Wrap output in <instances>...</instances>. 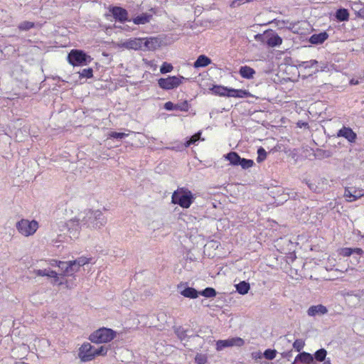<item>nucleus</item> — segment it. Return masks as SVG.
<instances>
[{"instance_id":"nucleus-32","label":"nucleus","mask_w":364,"mask_h":364,"mask_svg":"<svg viewBox=\"0 0 364 364\" xmlns=\"http://www.w3.org/2000/svg\"><path fill=\"white\" fill-rule=\"evenodd\" d=\"M80 267V266H78V264L75 260L69 261L68 275H72L74 272L78 271Z\"/></svg>"},{"instance_id":"nucleus-14","label":"nucleus","mask_w":364,"mask_h":364,"mask_svg":"<svg viewBox=\"0 0 364 364\" xmlns=\"http://www.w3.org/2000/svg\"><path fill=\"white\" fill-rule=\"evenodd\" d=\"M337 136L344 137L350 143L355 142V140L357 139L356 133L354 132L351 128L346 127H343L342 129L338 130V132H337Z\"/></svg>"},{"instance_id":"nucleus-39","label":"nucleus","mask_w":364,"mask_h":364,"mask_svg":"<svg viewBox=\"0 0 364 364\" xmlns=\"http://www.w3.org/2000/svg\"><path fill=\"white\" fill-rule=\"evenodd\" d=\"M127 136V134L122 132H111L108 134V138H113L116 139H122Z\"/></svg>"},{"instance_id":"nucleus-24","label":"nucleus","mask_w":364,"mask_h":364,"mask_svg":"<svg viewBox=\"0 0 364 364\" xmlns=\"http://www.w3.org/2000/svg\"><path fill=\"white\" fill-rule=\"evenodd\" d=\"M34 272L36 273V274L37 276H40V277L46 276L48 277L55 278V281H57L58 279V274L55 271L50 270V269H37V270H35Z\"/></svg>"},{"instance_id":"nucleus-16","label":"nucleus","mask_w":364,"mask_h":364,"mask_svg":"<svg viewBox=\"0 0 364 364\" xmlns=\"http://www.w3.org/2000/svg\"><path fill=\"white\" fill-rule=\"evenodd\" d=\"M327 308L322 304L311 306L307 310V314L309 316H315L316 315H324L327 314Z\"/></svg>"},{"instance_id":"nucleus-57","label":"nucleus","mask_w":364,"mask_h":364,"mask_svg":"<svg viewBox=\"0 0 364 364\" xmlns=\"http://www.w3.org/2000/svg\"><path fill=\"white\" fill-rule=\"evenodd\" d=\"M289 196V198H295L296 196V193H291V196L289 195V193H287Z\"/></svg>"},{"instance_id":"nucleus-58","label":"nucleus","mask_w":364,"mask_h":364,"mask_svg":"<svg viewBox=\"0 0 364 364\" xmlns=\"http://www.w3.org/2000/svg\"><path fill=\"white\" fill-rule=\"evenodd\" d=\"M360 9V7H355L354 5L353 6V9L358 13V10Z\"/></svg>"},{"instance_id":"nucleus-13","label":"nucleus","mask_w":364,"mask_h":364,"mask_svg":"<svg viewBox=\"0 0 364 364\" xmlns=\"http://www.w3.org/2000/svg\"><path fill=\"white\" fill-rule=\"evenodd\" d=\"M143 50H154L161 46V40L158 37L142 38Z\"/></svg>"},{"instance_id":"nucleus-5","label":"nucleus","mask_w":364,"mask_h":364,"mask_svg":"<svg viewBox=\"0 0 364 364\" xmlns=\"http://www.w3.org/2000/svg\"><path fill=\"white\" fill-rule=\"evenodd\" d=\"M16 227L21 235L28 237L36 232L38 228V223L35 220L30 221L26 219H21L16 223Z\"/></svg>"},{"instance_id":"nucleus-9","label":"nucleus","mask_w":364,"mask_h":364,"mask_svg":"<svg viewBox=\"0 0 364 364\" xmlns=\"http://www.w3.org/2000/svg\"><path fill=\"white\" fill-rule=\"evenodd\" d=\"M109 11L113 18L119 22L124 23L126 21H130L128 17V11L122 7L112 6L109 9Z\"/></svg>"},{"instance_id":"nucleus-15","label":"nucleus","mask_w":364,"mask_h":364,"mask_svg":"<svg viewBox=\"0 0 364 364\" xmlns=\"http://www.w3.org/2000/svg\"><path fill=\"white\" fill-rule=\"evenodd\" d=\"M143 41L142 38L129 39L124 43V46L128 49L143 50Z\"/></svg>"},{"instance_id":"nucleus-4","label":"nucleus","mask_w":364,"mask_h":364,"mask_svg":"<svg viewBox=\"0 0 364 364\" xmlns=\"http://www.w3.org/2000/svg\"><path fill=\"white\" fill-rule=\"evenodd\" d=\"M117 333L111 328H101L96 330L89 336V340L95 343L110 342L116 337Z\"/></svg>"},{"instance_id":"nucleus-37","label":"nucleus","mask_w":364,"mask_h":364,"mask_svg":"<svg viewBox=\"0 0 364 364\" xmlns=\"http://www.w3.org/2000/svg\"><path fill=\"white\" fill-rule=\"evenodd\" d=\"M173 67L171 64L164 62L160 68V72L162 74H166L167 73L171 72L173 70Z\"/></svg>"},{"instance_id":"nucleus-19","label":"nucleus","mask_w":364,"mask_h":364,"mask_svg":"<svg viewBox=\"0 0 364 364\" xmlns=\"http://www.w3.org/2000/svg\"><path fill=\"white\" fill-rule=\"evenodd\" d=\"M328 37V34L324 31L319 33L313 34L309 38V42L311 44L318 45L323 43Z\"/></svg>"},{"instance_id":"nucleus-18","label":"nucleus","mask_w":364,"mask_h":364,"mask_svg":"<svg viewBox=\"0 0 364 364\" xmlns=\"http://www.w3.org/2000/svg\"><path fill=\"white\" fill-rule=\"evenodd\" d=\"M299 362L304 364H311L314 362L313 355L304 351L299 353L295 358V363Z\"/></svg>"},{"instance_id":"nucleus-52","label":"nucleus","mask_w":364,"mask_h":364,"mask_svg":"<svg viewBox=\"0 0 364 364\" xmlns=\"http://www.w3.org/2000/svg\"><path fill=\"white\" fill-rule=\"evenodd\" d=\"M247 1V0H234L232 4V7H237L243 4L244 2Z\"/></svg>"},{"instance_id":"nucleus-28","label":"nucleus","mask_w":364,"mask_h":364,"mask_svg":"<svg viewBox=\"0 0 364 364\" xmlns=\"http://www.w3.org/2000/svg\"><path fill=\"white\" fill-rule=\"evenodd\" d=\"M336 18L339 21H346L348 20L349 18V13L347 9H338L336 13Z\"/></svg>"},{"instance_id":"nucleus-40","label":"nucleus","mask_w":364,"mask_h":364,"mask_svg":"<svg viewBox=\"0 0 364 364\" xmlns=\"http://www.w3.org/2000/svg\"><path fill=\"white\" fill-rule=\"evenodd\" d=\"M277 354L276 350H272V349H267L264 352V356L267 360H272L275 358Z\"/></svg>"},{"instance_id":"nucleus-49","label":"nucleus","mask_w":364,"mask_h":364,"mask_svg":"<svg viewBox=\"0 0 364 364\" xmlns=\"http://www.w3.org/2000/svg\"><path fill=\"white\" fill-rule=\"evenodd\" d=\"M255 39L256 41H261V42L265 43V41L267 39V38H266V32H264V34H259H259H256L255 36Z\"/></svg>"},{"instance_id":"nucleus-45","label":"nucleus","mask_w":364,"mask_h":364,"mask_svg":"<svg viewBox=\"0 0 364 364\" xmlns=\"http://www.w3.org/2000/svg\"><path fill=\"white\" fill-rule=\"evenodd\" d=\"M354 6L355 7H360V9H359L358 10L357 15H358V16L364 18V4H363L360 2H358V3L355 2V3H354Z\"/></svg>"},{"instance_id":"nucleus-26","label":"nucleus","mask_w":364,"mask_h":364,"mask_svg":"<svg viewBox=\"0 0 364 364\" xmlns=\"http://www.w3.org/2000/svg\"><path fill=\"white\" fill-rule=\"evenodd\" d=\"M240 156L237 152L230 151L225 155V159L230 161V164L233 166H238L240 161Z\"/></svg>"},{"instance_id":"nucleus-10","label":"nucleus","mask_w":364,"mask_h":364,"mask_svg":"<svg viewBox=\"0 0 364 364\" xmlns=\"http://www.w3.org/2000/svg\"><path fill=\"white\" fill-rule=\"evenodd\" d=\"M343 196L348 202H353L364 196V189L347 187L345 188Z\"/></svg>"},{"instance_id":"nucleus-56","label":"nucleus","mask_w":364,"mask_h":364,"mask_svg":"<svg viewBox=\"0 0 364 364\" xmlns=\"http://www.w3.org/2000/svg\"><path fill=\"white\" fill-rule=\"evenodd\" d=\"M359 83L358 80L352 79L350 81V84L352 85H358Z\"/></svg>"},{"instance_id":"nucleus-44","label":"nucleus","mask_w":364,"mask_h":364,"mask_svg":"<svg viewBox=\"0 0 364 364\" xmlns=\"http://www.w3.org/2000/svg\"><path fill=\"white\" fill-rule=\"evenodd\" d=\"M317 154L321 158H329L332 156V152L329 150L318 149L317 151Z\"/></svg>"},{"instance_id":"nucleus-21","label":"nucleus","mask_w":364,"mask_h":364,"mask_svg":"<svg viewBox=\"0 0 364 364\" xmlns=\"http://www.w3.org/2000/svg\"><path fill=\"white\" fill-rule=\"evenodd\" d=\"M211 63V60L205 55H200L194 62L193 66L196 68L206 67Z\"/></svg>"},{"instance_id":"nucleus-17","label":"nucleus","mask_w":364,"mask_h":364,"mask_svg":"<svg viewBox=\"0 0 364 364\" xmlns=\"http://www.w3.org/2000/svg\"><path fill=\"white\" fill-rule=\"evenodd\" d=\"M326 350L324 348H320L313 355L314 360H316L318 362H323V364H331L330 358L326 359Z\"/></svg>"},{"instance_id":"nucleus-50","label":"nucleus","mask_w":364,"mask_h":364,"mask_svg":"<svg viewBox=\"0 0 364 364\" xmlns=\"http://www.w3.org/2000/svg\"><path fill=\"white\" fill-rule=\"evenodd\" d=\"M75 261L77 262L78 266H83L85 264H87L89 262V259L86 257H79L78 259H75Z\"/></svg>"},{"instance_id":"nucleus-36","label":"nucleus","mask_w":364,"mask_h":364,"mask_svg":"<svg viewBox=\"0 0 364 364\" xmlns=\"http://www.w3.org/2000/svg\"><path fill=\"white\" fill-rule=\"evenodd\" d=\"M79 73L80 77L91 78L93 76V70L90 68L83 69Z\"/></svg>"},{"instance_id":"nucleus-27","label":"nucleus","mask_w":364,"mask_h":364,"mask_svg":"<svg viewBox=\"0 0 364 364\" xmlns=\"http://www.w3.org/2000/svg\"><path fill=\"white\" fill-rule=\"evenodd\" d=\"M237 291L242 295L248 293L250 286V284L245 281L240 282L239 284L235 285Z\"/></svg>"},{"instance_id":"nucleus-54","label":"nucleus","mask_w":364,"mask_h":364,"mask_svg":"<svg viewBox=\"0 0 364 364\" xmlns=\"http://www.w3.org/2000/svg\"><path fill=\"white\" fill-rule=\"evenodd\" d=\"M307 185H308L309 188H310V190H311L312 191H314V192L317 191L318 186H316V184L313 183H307Z\"/></svg>"},{"instance_id":"nucleus-42","label":"nucleus","mask_w":364,"mask_h":364,"mask_svg":"<svg viewBox=\"0 0 364 364\" xmlns=\"http://www.w3.org/2000/svg\"><path fill=\"white\" fill-rule=\"evenodd\" d=\"M318 62L316 60H309V61H304L302 62L301 64H300V66H302L305 68H311V67H314L316 65H318Z\"/></svg>"},{"instance_id":"nucleus-29","label":"nucleus","mask_w":364,"mask_h":364,"mask_svg":"<svg viewBox=\"0 0 364 364\" xmlns=\"http://www.w3.org/2000/svg\"><path fill=\"white\" fill-rule=\"evenodd\" d=\"M216 291L214 288L207 287L201 291H199V295L206 298H212L216 296Z\"/></svg>"},{"instance_id":"nucleus-1","label":"nucleus","mask_w":364,"mask_h":364,"mask_svg":"<svg viewBox=\"0 0 364 364\" xmlns=\"http://www.w3.org/2000/svg\"><path fill=\"white\" fill-rule=\"evenodd\" d=\"M81 218L72 219L66 224L70 237L77 238L79 234L80 224L87 225V228H100L107 223V218L100 210H85Z\"/></svg>"},{"instance_id":"nucleus-7","label":"nucleus","mask_w":364,"mask_h":364,"mask_svg":"<svg viewBox=\"0 0 364 364\" xmlns=\"http://www.w3.org/2000/svg\"><path fill=\"white\" fill-rule=\"evenodd\" d=\"M78 355L82 361H90L95 357V348L90 343H85L80 348Z\"/></svg>"},{"instance_id":"nucleus-12","label":"nucleus","mask_w":364,"mask_h":364,"mask_svg":"<svg viewBox=\"0 0 364 364\" xmlns=\"http://www.w3.org/2000/svg\"><path fill=\"white\" fill-rule=\"evenodd\" d=\"M265 43L269 47H277L282 43V38L272 30L266 31Z\"/></svg>"},{"instance_id":"nucleus-46","label":"nucleus","mask_w":364,"mask_h":364,"mask_svg":"<svg viewBox=\"0 0 364 364\" xmlns=\"http://www.w3.org/2000/svg\"><path fill=\"white\" fill-rule=\"evenodd\" d=\"M176 109H178L181 111H188V104L187 101H183L181 103L176 105Z\"/></svg>"},{"instance_id":"nucleus-20","label":"nucleus","mask_w":364,"mask_h":364,"mask_svg":"<svg viewBox=\"0 0 364 364\" xmlns=\"http://www.w3.org/2000/svg\"><path fill=\"white\" fill-rule=\"evenodd\" d=\"M250 96V93L245 90H235L233 88L229 89L228 97L245 98Z\"/></svg>"},{"instance_id":"nucleus-51","label":"nucleus","mask_w":364,"mask_h":364,"mask_svg":"<svg viewBox=\"0 0 364 364\" xmlns=\"http://www.w3.org/2000/svg\"><path fill=\"white\" fill-rule=\"evenodd\" d=\"M164 107L166 110H173L176 109V105L171 102H167L164 104Z\"/></svg>"},{"instance_id":"nucleus-31","label":"nucleus","mask_w":364,"mask_h":364,"mask_svg":"<svg viewBox=\"0 0 364 364\" xmlns=\"http://www.w3.org/2000/svg\"><path fill=\"white\" fill-rule=\"evenodd\" d=\"M254 165V161L251 159H247L244 158H240V161L238 164V166H241V167L244 169L249 168Z\"/></svg>"},{"instance_id":"nucleus-33","label":"nucleus","mask_w":364,"mask_h":364,"mask_svg":"<svg viewBox=\"0 0 364 364\" xmlns=\"http://www.w3.org/2000/svg\"><path fill=\"white\" fill-rule=\"evenodd\" d=\"M201 133L198 132L195 135L192 136L189 139H188L184 144L185 147H188L192 144H195L196 141H198L200 139Z\"/></svg>"},{"instance_id":"nucleus-3","label":"nucleus","mask_w":364,"mask_h":364,"mask_svg":"<svg viewBox=\"0 0 364 364\" xmlns=\"http://www.w3.org/2000/svg\"><path fill=\"white\" fill-rule=\"evenodd\" d=\"M68 63L73 66H84L88 65L92 58L84 50L73 49L70 51L67 57Z\"/></svg>"},{"instance_id":"nucleus-8","label":"nucleus","mask_w":364,"mask_h":364,"mask_svg":"<svg viewBox=\"0 0 364 364\" xmlns=\"http://www.w3.org/2000/svg\"><path fill=\"white\" fill-rule=\"evenodd\" d=\"M245 341L242 338L239 337L231 338L226 340H219L216 343V350H222L225 348L232 347V346H238L240 347L243 346Z\"/></svg>"},{"instance_id":"nucleus-23","label":"nucleus","mask_w":364,"mask_h":364,"mask_svg":"<svg viewBox=\"0 0 364 364\" xmlns=\"http://www.w3.org/2000/svg\"><path fill=\"white\" fill-rule=\"evenodd\" d=\"M239 73L243 78L252 79L254 77L255 71L253 68H252L249 66L245 65V66L240 67Z\"/></svg>"},{"instance_id":"nucleus-43","label":"nucleus","mask_w":364,"mask_h":364,"mask_svg":"<svg viewBox=\"0 0 364 364\" xmlns=\"http://www.w3.org/2000/svg\"><path fill=\"white\" fill-rule=\"evenodd\" d=\"M108 348L105 346H100L97 348H95V354L97 355H105L107 353Z\"/></svg>"},{"instance_id":"nucleus-25","label":"nucleus","mask_w":364,"mask_h":364,"mask_svg":"<svg viewBox=\"0 0 364 364\" xmlns=\"http://www.w3.org/2000/svg\"><path fill=\"white\" fill-rule=\"evenodd\" d=\"M229 89L230 88H228L227 87H224L222 85H213L210 90L215 95L228 97Z\"/></svg>"},{"instance_id":"nucleus-34","label":"nucleus","mask_w":364,"mask_h":364,"mask_svg":"<svg viewBox=\"0 0 364 364\" xmlns=\"http://www.w3.org/2000/svg\"><path fill=\"white\" fill-rule=\"evenodd\" d=\"M257 161L261 163L266 159L267 151L263 147H259L257 149Z\"/></svg>"},{"instance_id":"nucleus-55","label":"nucleus","mask_w":364,"mask_h":364,"mask_svg":"<svg viewBox=\"0 0 364 364\" xmlns=\"http://www.w3.org/2000/svg\"><path fill=\"white\" fill-rule=\"evenodd\" d=\"M353 254L360 255L363 253V250L361 248H352Z\"/></svg>"},{"instance_id":"nucleus-53","label":"nucleus","mask_w":364,"mask_h":364,"mask_svg":"<svg viewBox=\"0 0 364 364\" xmlns=\"http://www.w3.org/2000/svg\"><path fill=\"white\" fill-rule=\"evenodd\" d=\"M282 356L283 358H287L288 360H289V358L292 356V350H291L287 352H283L282 353Z\"/></svg>"},{"instance_id":"nucleus-30","label":"nucleus","mask_w":364,"mask_h":364,"mask_svg":"<svg viewBox=\"0 0 364 364\" xmlns=\"http://www.w3.org/2000/svg\"><path fill=\"white\" fill-rule=\"evenodd\" d=\"M187 330L184 329L181 326H178L175 328V333L181 341H183L188 337Z\"/></svg>"},{"instance_id":"nucleus-59","label":"nucleus","mask_w":364,"mask_h":364,"mask_svg":"<svg viewBox=\"0 0 364 364\" xmlns=\"http://www.w3.org/2000/svg\"><path fill=\"white\" fill-rule=\"evenodd\" d=\"M21 364H25V363H21Z\"/></svg>"},{"instance_id":"nucleus-47","label":"nucleus","mask_w":364,"mask_h":364,"mask_svg":"<svg viewBox=\"0 0 364 364\" xmlns=\"http://www.w3.org/2000/svg\"><path fill=\"white\" fill-rule=\"evenodd\" d=\"M58 267L64 272L65 274L68 275L69 269V262H59Z\"/></svg>"},{"instance_id":"nucleus-35","label":"nucleus","mask_w":364,"mask_h":364,"mask_svg":"<svg viewBox=\"0 0 364 364\" xmlns=\"http://www.w3.org/2000/svg\"><path fill=\"white\" fill-rule=\"evenodd\" d=\"M34 27V23L31 21H23L18 25V28L22 31H28Z\"/></svg>"},{"instance_id":"nucleus-41","label":"nucleus","mask_w":364,"mask_h":364,"mask_svg":"<svg viewBox=\"0 0 364 364\" xmlns=\"http://www.w3.org/2000/svg\"><path fill=\"white\" fill-rule=\"evenodd\" d=\"M304 345V341L302 339H296L293 343V347L296 351L300 352Z\"/></svg>"},{"instance_id":"nucleus-22","label":"nucleus","mask_w":364,"mask_h":364,"mask_svg":"<svg viewBox=\"0 0 364 364\" xmlns=\"http://www.w3.org/2000/svg\"><path fill=\"white\" fill-rule=\"evenodd\" d=\"M152 18V15L147 14V13H143L141 15H139L134 18L132 19V21L134 24L139 25V24H146L149 23L151 19Z\"/></svg>"},{"instance_id":"nucleus-38","label":"nucleus","mask_w":364,"mask_h":364,"mask_svg":"<svg viewBox=\"0 0 364 364\" xmlns=\"http://www.w3.org/2000/svg\"><path fill=\"white\" fill-rule=\"evenodd\" d=\"M208 361L207 356L201 353H197L195 357V362L197 364H205Z\"/></svg>"},{"instance_id":"nucleus-2","label":"nucleus","mask_w":364,"mask_h":364,"mask_svg":"<svg viewBox=\"0 0 364 364\" xmlns=\"http://www.w3.org/2000/svg\"><path fill=\"white\" fill-rule=\"evenodd\" d=\"M194 196L191 191L185 188H180L173 193L172 202L183 208H188L193 203Z\"/></svg>"},{"instance_id":"nucleus-48","label":"nucleus","mask_w":364,"mask_h":364,"mask_svg":"<svg viewBox=\"0 0 364 364\" xmlns=\"http://www.w3.org/2000/svg\"><path fill=\"white\" fill-rule=\"evenodd\" d=\"M341 254L344 257H349L353 255L352 248L346 247L341 250Z\"/></svg>"},{"instance_id":"nucleus-11","label":"nucleus","mask_w":364,"mask_h":364,"mask_svg":"<svg viewBox=\"0 0 364 364\" xmlns=\"http://www.w3.org/2000/svg\"><path fill=\"white\" fill-rule=\"evenodd\" d=\"M178 292L184 297L189 299H196L199 295V291L193 287L187 286L186 283H180L177 285Z\"/></svg>"},{"instance_id":"nucleus-6","label":"nucleus","mask_w":364,"mask_h":364,"mask_svg":"<svg viewBox=\"0 0 364 364\" xmlns=\"http://www.w3.org/2000/svg\"><path fill=\"white\" fill-rule=\"evenodd\" d=\"M184 79L182 76H168L166 78H160L158 84L164 90H171L179 86Z\"/></svg>"}]
</instances>
